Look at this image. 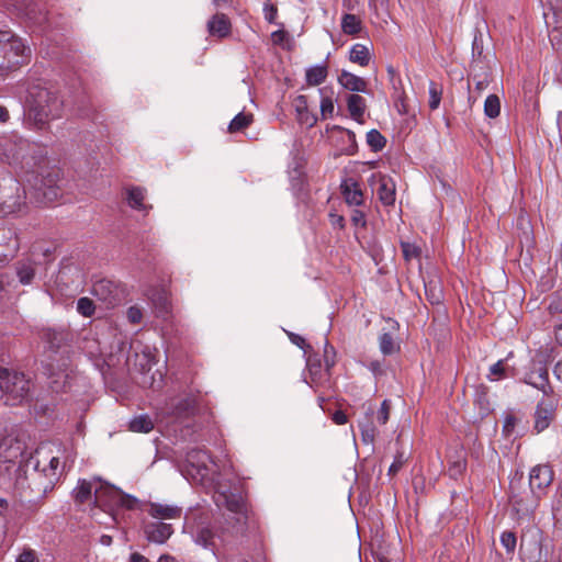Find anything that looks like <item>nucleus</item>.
<instances>
[{
    "instance_id": "obj_1",
    "label": "nucleus",
    "mask_w": 562,
    "mask_h": 562,
    "mask_svg": "<svg viewBox=\"0 0 562 562\" xmlns=\"http://www.w3.org/2000/svg\"><path fill=\"white\" fill-rule=\"evenodd\" d=\"M43 452V447L37 449L35 460L34 457L30 454V458L26 460V465L29 467L32 464L33 471L26 474L23 480L18 481L21 485L24 484V481H27L29 487L31 490H36L42 495L50 491L58 482L64 473L67 462H72L69 454L65 456L67 452L66 449L58 448L57 454L52 457H44Z\"/></svg>"
},
{
    "instance_id": "obj_2",
    "label": "nucleus",
    "mask_w": 562,
    "mask_h": 562,
    "mask_svg": "<svg viewBox=\"0 0 562 562\" xmlns=\"http://www.w3.org/2000/svg\"><path fill=\"white\" fill-rule=\"evenodd\" d=\"M63 103L56 93L40 89L30 101L27 120L37 128H43L50 120L59 117Z\"/></svg>"
},
{
    "instance_id": "obj_3",
    "label": "nucleus",
    "mask_w": 562,
    "mask_h": 562,
    "mask_svg": "<svg viewBox=\"0 0 562 562\" xmlns=\"http://www.w3.org/2000/svg\"><path fill=\"white\" fill-rule=\"evenodd\" d=\"M30 48L9 31H0V75L16 69L29 60Z\"/></svg>"
},
{
    "instance_id": "obj_4",
    "label": "nucleus",
    "mask_w": 562,
    "mask_h": 562,
    "mask_svg": "<svg viewBox=\"0 0 562 562\" xmlns=\"http://www.w3.org/2000/svg\"><path fill=\"white\" fill-rule=\"evenodd\" d=\"M29 394L30 380L23 373L0 368V398H4L5 404H20Z\"/></svg>"
},
{
    "instance_id": "obj_5",
    "label": "nucleus",
    "mask_w": 562,
    "mask_h": 562,
    "mask_svg": "<svg viewBox=\"0 0 562 562\" xmlns=\"http://www.w3.org/2000/svg\"><path fill=\"white\" fill-rule=\"evenodd\" d=\"M30 458L25 454V443L14 436L0 440V472L11 479L12 472H20L22 463Z\"/></svg>"
},
{
    "instance_id": "obj_6",
    "label": "nucleus",
    "mask_w": 562,
    "mask_h": 562,
    "mask_svg": "<svg viewBox=\"0 0 562 562\" xmlns=\"http://www.w3.org/2000/svg\"><path fill=\"white\" fill-rule=\"evenodd\" d=\"M94 505L103 510H111L113 507H125L133 509L137 499L131 495L124 494L115 486L98 479L95 488Z\"/></svg>"
},
{
    "instance_id": "obj_7",
    "label": "nucleus",
    "mask_w": 562,
    "mask_h": 562,
    "mask_svg": "<svg viewBox=\"0 0 562 562\" xmlns=\"http://www.w3.org/2000/svg\"><path fill=\"white\" fill-rule=\"evenodd\" d=\"M542 498L540 494L531 488H529V491L524 490L521 479L512 480L509 499L513 510L519 518L531 516L538 508Z\"/></svg>"
},
{
    "instance_id": "obj_8",
    "label": "nucleus",
    "mask_w": 562,
    "mask_h": 562,
    "mask_svg": "<svg viewBox=\"0 0 562 562\" xmlns=\"http://www.w3.org/2000/svg\"><path fill=\"white\" fill-rule=\"evenodd\" d=\"M41 337L47 350L52 353L49 358L53 359V355L60 352L61 366L65 367L68 359V344L71 340L70 333L66 329L46 328L43 329Z\"/></svg>"
},
{
    "instance_id": "obj_9",
    "label": "nucleus",
    "mask_w": 562,
    "mask_h": 562,
    "mask_svg": "<svg viewBox=\"0 0 562 562\" xmlns=\"http://www.w3.org/2000/svg\"><path fill=\"white\" fill-rule=\"evenodd\" d=\"M559 396H550L538 402L535 412L533 429L539 434L546 430L554 420Z\"/></svg>"
},
{
    "instance_id": "obj_10",
    "label": "nucleus",
    "mask_w": 562,
    "mask_h": 562,
    "mask_svg": "<svg viewBox=\"0 0 562 562\" xmlns=\"http://www.w3.org/2000/svg\"><path fill=\"white\" fill-rule=\"evenodd\" d=\"M186 461L188 464V474H190L194 481H202L209 475L211 457L207 451L192 449L187 453Z\"/></svg>"
},
{
    "instance_id": "obj_11",
    "label": "nucleus",
    "mask_w": 562,
    "mask_h": 562,
    "mask_svg": "<svg viewBox=\"0 0 562 562\" xmlns=\"http://www.w3.org/2000/svg\"><path fill=\"white\" fill-rule=\"evenodd\" d=\"M553 479L554 472L549 464H537L530 470L529 487L544 497Z\"/></svg>"
},
{
    "instance_id": "obj_12",
    "label": "nucleus",
    "mask_w": 562,
    "mask_h": 562,
    "mask_svg": "<svg viewBox=\"0 0 562 562\" xmlns=\"http://www.w3.org/2000/svg\"><path fill=\"white\" fill-rule=\"evenodd\" d=\"M193 406L194 401L189 396L173 397L165 403L159 411V415L175 419L183 418L190 415Z\"/></svg>"
},
{
    "instance_id": "obj_13",
    "label": "nucleus",
    "mask_w": 562,
    "mask_h": 562,
    "mask_svg": "<svg viewBox=\"0 0 562 562\" xmlns=\"http://www.w3.org/2000/svg\"><path fill=\"white\" fill-rule=\"evenodd\" d=\"M60 181V171L58 169H52L47 171L46 175H42L41 186L37 190L42 193L46 202H54L58 199L60 195V187L58 183Z\"/></svg>"
},
{
    "instance_id": "obj_14",
    "label": "nucleus",
    "mask_w": 562,
    "mask_h": 562,
    "mask_svg": "<svg viewBox=\"0 0 562 562\" xmlns=\"http://www.w3.org/2000/svg\"><path fill=\"white\" fill-rule=\"evenodd\" d=\"M524 382L533 386L543 394V398L558 396L549 381V372L546 368H540L537 372H530L525 375Z\"/></svg>"
},
{
    "instance_id": "obj_15",
    "label": "nucleus",
    "mask_w": 562,
    "mask_h": 562,
    "mask_svg": "<svg viewBox=\"0 0 562 562\" xmlns=\"http://www.w3.org/2000/svg\"><path fill=\"white\" fill-rule=\"evenodd\" d=\"M145 510L159 521L180 519L182 516V508L171 504L148 503Z\"/></svg>"
},
{
    "instance_id": "obj_16",
    "label": "nucleus",
    "mask_w": 562,
    "mask_h": 562,
    "mask_svg": "<svg viewBox=\"0 0 562 562\" xmlns=\"http://www.w3.org/2000/svg\"><path fill=\"white\" fill-rule=\"evenodd\" d=\"M173 533V527L169 522L154 521L145 526V535L148 541L158 544L165 543Z\"/></svg>"
},
{
    "instance_id": "obj_17",
    "label": "nucleus",
    "mask_w": 562,
    "mask_h": 562,
    "mask_svg": "<svg viewBox=\"0 0 562 562\" xmlns=\"http://www.w3.org/2000/svg\"><path fill=\"white\" fill-rule=\"evenodd\" d=\"M92 293L108 305H115L119 301V289L110 280H99L93 284Z\"/></svg>"
},
{
    "instance_id": "obj_18",
    "label": "nucleus",
    "mask_w": 562,
    "mask_h": 562,
    "mask_svg": "<svg viewBox=\"0 0 562 562\" xmlns=\"http://www.w3.org/2000/svg\"><path fill=\"white\" fill-rule=\"evenodd\" d=\"M226 508L237 515V524L245 525L247 520V507L241 495L238 494H221Z\"/></svg>"
},
{
    "instance_id": "obj_19",
    "label": "nucleus",
    "mask_w": 562,
    "mask_h": 562,
    "mask_svg": "<svg viewBox=\"0 0 562 562\" xmlns=\"http://www.w3.org/2000/svg\"><path fill=\"white\" fill-rule=\"evenodd\" d=\"M97 485L98 477L92 480H79L72 492L75 501L79 504H83L92 499L94 501Z\"/></svg>"
},
{
    "instance_id": "obj_20",
    "label": "nucleus",
    "mask_w": 562,
    "mask_h": 562,
    "mask_svg": "<svg viewBox=\"0 0 562 562\" xmlns=\"http://www.w3.org/2000/svg\"><path fill=\"white\" fill-rule=\"evenodd\" d=\"M376 194L382 204L389 206L395 202V183L392 178L380 176Z\"/></svg>"
},
{
    "instance_id": "obj_21",
    "label": "nucleus",
    "mask_w": 562,
    "mask_h": 562,
    "mask_svg": "<svg viewBox=\"0 0 562 562\" xmlns=\"http://www.w3.org/2000/svg\"><path fill=\"white\" fill-rule=\"evenodd\" d=\"M341 193L349 205L359 206L363 202V193L358 182L351 178L342 181Z\"/></svg>"
},
{
    "instance_id": "obj_22",
    "label": "nucleus",
    "mask_w": 562,
    "mask_h": 562,
    "mask_svg": "<svg viewBox=\"0 0 562 562\" xmlns=\"http://www.w3.org/2000/svg\"><path fill=\"white\" fill-rule=\"evenodd\" d=\"M347 109L349 111L350 116L358 123H364V112L367 109L366 100L356 93L349 94L347 97Z\"/></svg>"
},
{
    "instance_id": "obj_23",
    "label": "nucleus",
    "mask_w": 562,
    "mask_h": 562,
    "mask_svg": "<svg viewBox=\"0 0 562 562\" xmlns=\"http://www.w3.org/2000/svg\"><path fill=\"white\" fill-rule=\"evenodd\" d=\"M338 82L345 89L352 92H367V81L349 71L342 70L338 77Z\"/></svg>"
},
{
    "instance_id": "obj_24",
    "label": "nucleus",
    "mask_w": 562,
    "mask_h": 562,
    "mask_svg": "<svg viewBox=\"0 0 562 562\" xmlns=\"http://www.w3.org/2000/svg\"><path fill=\"white\" fill-rule=\"evenodd\" d=\"M207 29L211 35L222 38L229 34L231 22L225 14L217 13L209 21Z\"/></svg>"
},
{
    "instance_id": "obj_25",
    "label": "nucleus",
    "mask_w": 562,
    "mask_h": 562,
    "mask_svg": "<svg viewBox=\"0 0 562 562\" xmlns=\"http://www.w3.org/2000/svg\"><path fill=\"white\" fill-rule=\"evenodd\" d=\"M297 120L301 124L313 126L317 117L308 111L307 98L305 95L296 97L294 101Z\"/></svg>"
},
{
    "instance_id": "obj_26",
    "label": "nucleus",
    "mask_w": 562,
    "mask_h": 562,
    "mask_svg": "<svg viewBox=\"0 0 562 562\" xmlns=\"http://www.w3.org/2000/svg\"><path fill=\"white\" fill-rule=\"evenodd\" d=\"M145 190L139 187H132L126 190V201L128 205L137 211L148 212L151 206L144 203Z\"/></svg>"
},
{
    "instance_id": "obj_27",
    "label": "nucleus",
    "mask_w": 562,
    "mask_h": 562,
    "mask_svg": "<svg viewBox=\"0 0 562 562\" xmlns=\"http://www.w3.org/2000/svg\"><path fill=\"white\" fill-rule=\"evenodd\" d=\"M306 366L310 372L311 383L312 385H321L325 380L329 378L326 375V370H322L321 361L317 359H313L312 357L307 358Z\"/></svg>"
},
{
    "instance_id": "obj_28",
    "label": "nucleus",
    "mask_w": 562,
    "mask_h": 562,
    "mask_svg": "<svg viewBox=\"0 0 562 562\" xmlns=\"http://www.w3.org/2000/svg\"><path fill=\"white\" fill-rule=\"evenodd\" d=\"M524 562H548V550L540 542H533L524 552Z\"/></svg>"
},
{
    "instance_id": "obj_29",
    "label": "nucleus",
    "mask_w": 562,
    "mask_h": 562,
    "mask_svg": "<svg viewBox=\"0 0 562 562\" xmlns=\"http://www.w3.org/2000/svg\"><path fill=\"white\" fill-rule=\"evenodd\" d=\"M425 294L428 302L432 305H439L443 301V291L438 280L425 282Z\"/></svg>"
},
{
    "instance_id": "obj_30",
    "label": "nucleus",
    "mask_w": 562,
    "mask_h": 562,
    "mask_svg": "<svg viewBox=\"0 0 562 562\" xmlns=\"http://www.w3.org/2000/svg\"><path fill=\"white\" fill-rule=\"evenodd\" d=\"M341 30L347 35H357L362 30V22L356 14L346 13L341 18Z\"/></svg>"
},
{
    "instance_id": "obj_31",
    "label": "nucleus",
    "mask_w": 562,
    "mask_h": 562,
    "mask_svg": "<svg viewBox=\"0 0 562 562\" xmlns=\"http://www.w3.org/2000/svg\"><path fill=\"white\" fill-rule=\"evenodd\" d=\"M328 71L325 65H316L306 69L305 78L308 86H318L327 78Z\"/></svg>"
},
{
    "instance_id": "obj_32",
    "label": "nucleus",
    "mask_w": 562,
    "mask_h": 562,
    "mask_svg": "<svg viewBox=\"0 0 562 562\" xmlns=\"http://www.w3.org/2000/svg\"><path fill=\"white\" fill-rule=\"evenodd\" d=\"M349 59L362 67L368 66L370 63L369 48L362 44H355L349 52Z\"/></svg>"
},
{
    "instance_id": "obj_33",
    "label": "nucleus",
    "mask_w": 562,
    "mask_h": 562,
    "mask_svg": "<svg viewBox=\"0 0 562 562\" xmlns=\"http://www.w3.org/2000/svg\"><path fill=\"white\" fill-rule=\"evenodd\" d=\"M128 428L134 432L147 434L154 429V422L148 415L142 414L130 422Z\"/></svg>"
},
{
    "instance_id": "obj_34",
    "label": "nucleus",
    "mask_w": 562,
    "mask_h": 562,
    "mask_svg": "<svg viewBox=\"0 0 562 562\" xmlns=\"http://www.w3.org/2000/svg\"><path fill=\"white\" fill-rule=\"evenodd\" d=\"M379 348L384 356H391L400 350V345L391 333H383L379 337Z\"/></svg>"
},
{
    "instance_id": "obj_35",
    "label": "nucleus",
    "mask_w": 562,
    "mask_h": 562,
    "mask_svg": "<svg viewBox=\"0 0 562 562\" xmlns=\"http://www.w3.org/2000/svg\"><path fill=\"white\" fill-rule=\"evenodd\" d=\"M254 121L251 113L240 112L229 123L228 132L237 133L248 127Z\"/></svg>"
},
{
    "instance_id": "obj_36",
    "label": "nucleus",
    "mask_w": 562,
    "mask_h": 562,
    "mask_svg": "<svg viewBox=\"0 0 562 562\" xmlns=\"http://www.w3.org/2000/svg\"><path fill=\"white\" fill-rule=\"evenodd\" d=\"M16 274L19 278V281L22 284H30L35 276V269L34 266L31 262H19L16 265Z\"/></svg>"
},
{
    "instance_id": "obj_37",
    "label": "nucleus",
    "mask_w": 562,
    "mask_h": 562,
    "mask_svg": "<svg viewBox=\"0 0 562 562\" xmlns=\"http://www.w3.org/2000/svg\"><path fill=\"white\" fill-rule=\"evenodd\" d=\"M150 300L158 311V314L166 317L169 313V299L166 291H159L150 296Z\"/></svg>"
},
{
    "instance_id": "obj_38",
    "label": "nucleus",
    "mask_w": 562,
    "mask_h": 562,
    "mask_svg": "<svg viewBox=\"0 0 562 562\" xmlns=\"http://www.w3.org/2000/svg\"><path fill=\"white\" fill-rule=\"evenodd\" d=\"M367 144L373 151H380L385 147L386 138L378 130H371L367 133Z\"/></svg>"
},
{
    "instance_id": "obj_39",
    "label": "nucleus",
    "mask_w": 562,
    "mask_h": 562,
    "mask_svg": "<svg viewBox=\"0 0 562 562\" xmlns=\"http://www.w3.org/2000/svg\"><path fill=\"white\" fill-rule=\"evenodd\" d=\"M484 113L491 119H495L501 113V101L496 94H490L484 102Z\"/></svg>"
},
{
    "instance_id": "obj_40",
    "label": "nucleus",
    "mask_w": 562,
    "mask_h": 562,
    "mask_svg": "<svg viewBox=\"0 0 562 562\" xmlns=\"http://www.w3.org/2000/svg\"><path fill=\"white\" fill-rule=\"evenodd\" d=\"M195 542L203 548H212L214 546V533L207 527H202L195 535Z\"/></svg>"
},
{
    "instance_id": "obj_41",
    "label": "nucleus",
    "mask_w": 562,
    "mask_h": 562,
    "mask_svg": "<svg viewBox=\"0 0 562 562\" xmlns=\"http://www.w3.org/2000/svg\"><path fill=\"white\" fill-rule=\"evenodd\" d=\"M441 95H442V87L435 81H430L428 104L431 110H436L439 108L440 101H441Z\"/></svg>"
},
{
    "instance_id": "obj_42",
    "label": "nucleus",
    "mask_w": 562,
    "mask_h": 562,
    "mask_svg": "<svg viewBox=\"0 0 562 562\" xmlns=\"http://www.w3.org/2000/svg\"><path fill=\"white\" fill-rule=\"evenodd\" d=\"M324 361L326 367V375H330V369L336 363V351L333 346L326 340L324 346Z\"/></svg>"
},
{
    "instance_id": "obj_43",
    "label": "nucleus",
    "mask_w": 562,
    "mask_h": 562,
    "mask_svg": "<svg viewBox=\"0 0 562 562\" xmlns=\"http://www.w3.org/2000/svg\"><path fill=\"white\" fill-rule=\"evenodd\" d=\"M359 427L361 430L362 441L364 443H372L375 439V427L372 423H359Z\"/></svg>"
},
{
    "instance_id": "obj_44",
    "label": "nucleus",
    "mask_w": 562,
    "mask_h": 562,
    "mask_svg": "<svg viewBox=\"0 0 562 562\" xmlns=\"http://www.w3.org/2000/svg\"><path fill=\"white\" fill-rule=\"evenodd\" d=\"M77 311L85 317H90L94 313V304L89 297H80L77 302Z\"/></svg>"
},
{
    "instance_id": "obj_45",
    "label": "nucleus",
    "mask_w": 562,
    "mask_h": 562,
    "mask_svg": "<svg viewBox=\"0 0 562 562\" xmlns=\"http://www.w3.org/2000/svg\"><path fill=\"white\" fill-rule=\"evenodd\" d=\"M506 368L505 360H498L496 363L491 366L490 373L487 375L488 380L497 381L506 376Z\"/></svg>"
},
{
    "instance_id": "obj_46",
    "label": "nucleus",
    "mask_w": 562,
    "mask_h": 562,
    "mask_svg": "<svg viewBox=\"0 0 562 562\" xmlns=\"http://www.w3.org/2000/svg\"><path fill=\"white\" fill-rule=\"evenodd\" d=\"M516 536L512 531H504L501 535V543L506 549L507 552H514L516 548Z\"/></svg>"
},
{
    "instance_id": "obj_47",
    "label": "nucleus",
    "mask_w": 562,
    "mask_h": 562,
    "mask_svg": "<svg viewBox=\"0 0 562 562\" xmlns=\"http://www.w3.org/2000/svg\"><path fill=\"white\" fill-rule=\"evenodd\" d=\"M263 13H265V19L269 22V23H276V19H277V15H278V8L277 5H274L271 0H266L265 3H263Z\"/></svg>"
},
{
    "instance_id": "obj_48",
    "label": "nucleus",
    "mask_w": 562,
    "mask_h": 562,
    "mask_svg": "<svg viewBox=\"0 0 562 562\" xmlns=\"http://www.w3.org/2000/svg\"><path fill=\"white\" fill-rule=\"evenodd\" d=\"M391 402L384 400L378 411L376 419L381 425H385L390 418Z\"/></svg>"
},
{
    "instance_id": "obj_49",
    "label": "nucleus",
    "mask_w": 562,
    "mask_h": 562,
    "mask_svg": "<svg viewBox=\"0 0 562 562\" xmlns=\"http://www.w3.org/2000/svg\"><path fill=\"white\" fill-rule=\"evenodd\" d=\"M549 311L552 314L562 313V290L557 291L550 301Z\"/></svg>"
},
{
    "instance_id": "obj_50",
    "label": "nucleus",
    "mask_w": 562,
    "mask_h": 562,
    "mask_svg": "<svg viewBox=\"0 0 562 562\" xmlns=\"http://www.w3.org/2000/svg\"><path fill=\"white\" fill-rule=\"evenodd\" d=\"M334 113V102L330 97H323L321 100V114L323 119L331 116Z\"/></svg>"
},
{
    "instance_id": "obj_51",
    "label": "nucleus",
    "mask_w": 562,
    "mask_h": 562,
    "mask_svg": "<svg viewBox=\"0 0 562 562\" xmlns=\"http://www.w3.org/2000/svg\"><path fill=\"white\" fill-rule=\"evenodd\" d=\"M286 334L290 341L297 346L299 348H301L302 350H304L305 353H307L312 349L311 345H308L302 336L290 331H288Z\"/></svg>"
},
{
    "instance_id": "obj_52",
    "label": "nucleus",
    "mask_w": 562,
    "mask_h": 562,
    "mask_svg": "<svg viewBox=\"0 0 562 562\" xmlns=\"http://www.w3.org/2000/svg\"><path fill=\"white\" fill-rule=\"evenodd\" d=\"M15 562H40L36 552L30 548H25L16 557Z\"/></svg>"
},
{
    "instance_id": "obj_53",
    "label": "nucleus",
    "mask_w": 562,
    "mask_h": 562,
    "mask_svg": "<svg viewBox=\"0 0 562 562\" xmlns=\"http://www.w3.org/2000/svg\"><path fill=\"white\" fill-rule=\"evenodd\" d=\"M401 246H402L403 255L406 260H411V259L419 256L420 250L415 245H412L409 243H402Z\"/></svg>"
},
{
    "instance_id": "obj_54",
    "label": "nucleus",
    "mask_w": 562,
    "mask_h": 562,
    "mask_svg": "<svg viewBox=\"0 0 562 562\" xmlns=\"http://www.w3.org/2000/svg\"><path fill=\"white\" fill-rule=\"evenodd\" d=\"M406 459L404 457L403 453H398L394 461L392 462V464L390 465L389 468V474L390 475H395L403 467V464L405 463Z\"/></svg>"
},
{
    "instance_id": "obj_55",
    "label": "nucleus",
    "mask_w": 562,
    "mask_h": 562,
    "mask_svg": "<svg viewBox=\"0 0 562 562\" xmlns=\"http://www.w3.org/2000/svg\"><path fill=\"white\" fill-rule=\"evenodd\" d=\"M518 419L514 415H507L504 420L503 431L510 436L514 432L515 426L517 424Z\"/></svg>"
},
{
    "instance_id": "obj_56",
    "label": "nucleus",
    "mask_w": 562,
    "mask_h": 562,
    "mask_svg": "<svg viewBox=\"0 0 562 562\" xmlns=\"http://www.w3.org/2000/svg\"><path fill=\"white\" fill-rule=\"evenodd\" d=\"M553 515L557 520H562V487L559 488L557 499L553 504Z\"/></svg>"
},
{
    "instance_id": "obj_57",
    "label": "nucleus",
    "mask_w": 562,
    "mask_h": 562,
    "mask_svg": "<svg viewBox=\"0 0 562 562\" xmlns=\"http://www.w3.org/2000/svg\"><path fill=\"white\" fill-rule=\"evenodd\" d=\"M351 222L356 226L364 227L367 224L364 213L360 210H353L351 213Z\"/></svg>"
},
{
    "instance_id": "obj_58",
    "label": "nucleus",
    "mask_w": 562,
    "mask_h": 562,
    "mask_svg": "<svg viewBox=\"0 0 562 562\" xmlns=\"http://www.w3.org/2000/svg\"><path fill=\"white\" fill-rule=\"evenodd\" d=\"M142 311L136 306H132L127 311L128 321L133 324H138L142 321Z\"/></svg>"
},
{
    "instance_id": "obj_59",
    "label": "nucleus",
    "mask_w": 562,
    "mask_h": 562,
    "mask_svg": "<svg viewBox=\"0 0 562 562\" xmlns=\"http://www.w3.org/2000/svg\"><path fill=\"white\" fill-rule=\"evenodd\" d=\"M5 147H9L10 148V153H7V149L3 150V153H1V156L9 162L11 164L12 161L16 160L19 158V153L16 151H12V148L15 147L14 144L10 143V142H7Z\"/></svg>"
},
{
    "instance_id": "obj_60",
    "label": "nucleus",
    "mask_w": 562,
    "mask_h": 562,
    "mask_svg": "<svg viewBox=\"0 0 562 562\" xmlns=\"http://www.w3.org/2000/svg\"><path fill=\"white\" fill-rule=\"evenodd\" d=\"M560 36H561V32L558 31L557 29H554L550 34V41H551L553 47H555L557 49H562V43H561Z\"/></svg>"
},
{
    "instance_id": "obj_61",
    "label": "nucleus",
    "mask_w": 562,
    "mask_h": 562,
    "mask_svg": "<svg viewBox=\"0 0 562 562\" xmlns=\"http://www.w3.org/2000/svg\"><path fill=\"white\" fill-rule=\"evenodd\" d=\"M329 218H330V223L334 227L344 228V226H345L344 216L330 213Z\"/></svg>"
},
{
    "instance_id": "obj_62",
    "label": "nucleus",
    "mask_w": 562,
    "mask_h": 562,
    "mask_svg": "<svg viewBox=\"0 0 562 562\" xmlns=\"http://www.w3.org/2000/svg\"><path fill=\"white\" fill-rule=\"evenodd\" d=\"M331 418L337 425H345L347 423V415L342 411H336Z\"/></svg>"
},
{
    "instance_id": "obj_63",
    "label": "nucleus",
    "mask_w": 562,
    "mask_h": 562,
    "mask_svg": "<svg viewBox=\"0 0 562 562\" xmlns=\"http://www.w3.org/2000/svg\"><path fill=\"white\" fill-rule=\"evenodd\" d=\"M286 36L288 34L282 30L274 31L271 34V38L274 44H281L286 38Z\"/></svg>"
},
{
    "instance_id": "obj_64",
    "label": "nucleus",
    "mask_w": 562,
    "mask_h": 562,
    "mask_svg": "<svg viewBox=\"0 0 562 562\" xmlns=\"http://www.w3.org/2000/svg\"><path fill=\"white\" fill-rule=\"evenodd\" d=\"M554 376L562 382V359L559 360L553 368Z\"/></svg>"
}]
</instances>
